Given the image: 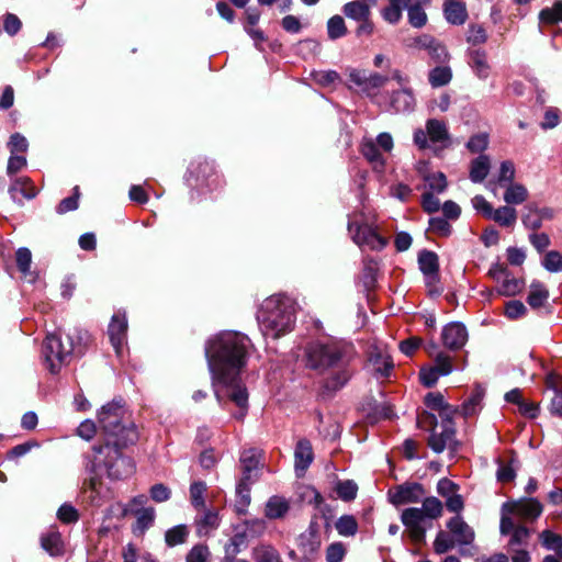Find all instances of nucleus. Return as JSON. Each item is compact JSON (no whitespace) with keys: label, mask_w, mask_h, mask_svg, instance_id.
Here are the masks:
<instances>
[{"label":"nucleus","mask_w":562,"mask_h":562,"mask_svg":"<svg viewBox=\"0 0 562 562\" xmlns=\"http://www.w3.org/2000/svg\"><path fill=\"white\" fill-rule=\"evenodd\" d=\"M341 359V349L334 341H312L305 348L306 367L319 372L336 366Z\"/></svg>","instance_id":"7"},{"label":"nucleus","mask_w":562,"mask_h":562,"mask_svg":"<svg viewBox=\"0 0 562 562\" xmlns=\"http://www.w3.org/2000/svg\"><path fill=\"white\" fill-rule=\"evenodd\" d=\"M408 21L414 27H422L427 22V15L419 5L408 7Z\"/></svg>","instance_id":"57"},{"label":"nucleus","mask_w":562,"mask_h":562,"mask_svg":"<svg viewBox=\"0 0 562 562\" xmlns=\"http://www.w3.org/2000/svg\"><path fill=\"white\" fill-rule=\"evenodd\" d=\"M442 345L450 350L461 349L468 341V330L462 323L447 324L441 331Z\"/></svg>","instance_id":"13"},{"label":"nucleus","mask_w":562,"mask_h":562,"mask_svg":"<svg viewBox=\"0 0 562 562\" xmlns=\"http://www.w3.org/2000/svg\"><path fill=\"white\" fill-rule=\"evenodd\" d=\"M454 428L451 419L443 420L442 430L437 432L435 429L429 436L428 445L437 453L442 452L447 448L454 447Z\"/></svg>","instance_id":"15"},{"label":"nucleus","mask_w":562,"mask_h":562,"mask_svg":"<svg viewBox=\"0 0 562 562\" xmlns=\"http://www.w3.org/2000/svg\"><path fill=\"white\" fill-rule=\"evenodd\" d=\"M9 147L11 155H16L18 153L26 151L29 144L23 135L15 133L10 138Z\"/></svg>","instance_id":"63"},{"label":"nucleus","mask_w":562,"mask_h":562,"mask_svg":"<svg viewBox=\"0 0 562 562\" xmlns=\"http://www.w3.org/2000/svg\"><path fill=\"white\" fill-rule=\"evenodd\" d=\"M442 503L434 496L426 497L420 508L412 507L402 513V522L407 528L409 537L415 542H420L425 538V519H437L442 515Z\"/></svg>","instance_id":"5"},{"label":"nucleus","mask_w":562,"mask_h":562,"mask_svg":"<svg viewBox=\"0 0 562 562\" xmlns=\"http://www.w3.org/2000/svg\"><path fill=\"white\" fill-rule=\"evenodd\" d=\"M409 2L411 0H390V4L381 11L383 19L391 24L398 23L403 9L408 8Z\"/></svg>","instance_id":"32"},{"label":"nucleus","mask_w":562,"mask_h":562,"mask_svg":"<svg viewBox=\"0 0 562 562\" xmlns=\"http://www.w3.org/2000/svg\"><path fill=\"white\" fill-rule=\"evenodd\" d=\"M254 482L255 481L245 480V479L240 477V480L237 484V487H236L237 499H236L235 508H236L237 514H239V515H245L247 507L250 504V501H251L250 485Z\"/></svg>","instance_id":"28"},{"label":"nucleus","mask_w":562,"mask_h":562,"mask_svg":"<svg viewBox=\"0 0 562 562\" xmlns=\"http://www.w3.org/2000/svg\"><path fill=\"white\" fill-rule=\"evenodd\" d=\"M524 282L519 279L509 277V273L501 281L497 292L501 295L514 296L521 292Z\"/></svg>","instance_id":"42"},{"label":"nucleus","mask_w":562,"mask_h":562,"mask_svg":"<svg viewBox=\"0 0 562 562\" xmlns=\"http://www.w3.org/2000/svg\"><path fill=\"white\" fill-rule=\"evenodd\" d=\"M418 263L422 272L427 277L428 285L437 281L439 262L434 251L424 250L418 256Z\"/></svg>","instance_id":"21"},{"label":"nucleus","mask_w":562,"mask_h":562,"mask_svg":"<svg viewBox=\"0 0 562 562\" xmlns=\"http://www.w3.org/2000/svg\"><path fill=\"white\" fill-rule=\"evenodd\" d=\"M415 106V98L408 88H400L390 95V108L396 113L409 112Z\"/></svg>","instance_id":"20"},{"label":"nucleus","mask_w":562,"mask_h":562,"mask_svg":"<svg viewBox=\"0 0 562 562\" xmlns=\"http://www.w3.org/2000/svg\"><path fill=\"white\" fill-rule=\"evenodd\" d=\"M190 537V528L188 525L180 524L165 531V543L169 548L182 546L188 542Z\"/></svg>","instance_id":"26"},{"label":"nucleus","mask_w":562,"mask_h":562,"mask_svg":"<svg viewBox=\"0 0 562 562\" xmlns=\"http://www.w3.org/2000/svg\"><path fill=\"white\" fill-rule=\"evenodd\" d=\"M254 558L256 562H281L277 551L266 544L258 546L254 549Z\"/></svg>","instance_id":"50"},{"label":"nucleus","mask_w":562,"mask_h":562,"mask_svg":"<svg viewBox=\"0 0 562 562\" xmlns=\"http://www.w3.org/2000/svg\"><path fill=\"white\" fill-rule=\"evenodd\" d=\"M342 13L357 22L371 16L369 4L360 0L347 2L342 7Z\"/></svg>","instance_id":"31"},{"label":"nucleus","mask_w":562,"mask_h":562,"mask_svg":"<svg viewBox=\"0 0 562 562\" xmlns=\"http://www.w3.org/2000/svg\"><path fill=\"white\" fill-rule=\"evenodd\" d=\"M246 531L239 530V526H237L234 536L224 546V554L237 555L246 547Z\"/></svg>","instance_id":"37"},{"label":"nucleus","mask_w":562,"mask_h":562,"mask_svg":"<svg viewBox=\"0 0 562 562\" xmlns=\"http://www.w3.org/2000/svg\"><path fill=\"white\" fill-rule=\"evenodd\" d=\"M447 527L458 543L469 544L474 539V531L459 515L452 517Z\"/></svg>","instance_id":"19"},{"label":"nucleus","mask_w":562,"mask_h":562,"mask_svg":"<svg viewBox=\"0 0 562 562\" xmlns=\"http://www.w3.org/2000/svg\"><path fill=\"white\" fill-rule=\"evenodd\" d=\"M488 218L495 221L501 226L512 227L517 221V212L514 207L504 205L494 210Z\"/></svg>","instance_id":"35"},{"label":"nucleus","mask_w":562,"mask_h":562,"mask_svg":"<svg viewBox=\"0 0 562 562\" xmlns=\"http://www.w3.org/2000/svg\"><path fill=\"white\" fill-rule=\"evenodd\" d=\"M440 376V373L434 368V366L423 368L419 372L420 381L427 387L434 386Z\"/></svg>","instance_id":"61"},{"label":"nucleus","mask_w":562,"mask_h":562,"mask_svg":"<svg viewBox=\"0 0 562 562\" xmlns=\"http://www.w3.org/2000/svg\"><path fill=\"white\" fill-rule=\"evenodd\" d=\"M452 78L449 67H436L429 74V82L432 87H442L450 82Z\"/></svg>","instance_id":"47"},{"label":"nucleus","mask_w":562,"mask_h":562,"mask_svg":"<svg viewBox=\"0 0 562 562\" xmlns=\"http://www.w3.org/2000/svg\"><path fill=\"white\" fill-rule=\"evenodd\" d=\"M469 65L479 79L486 80L490 77L491 66L485 52L479 49L471 52Z\"/></svg>","instance_id":"25"},{"label":"nucleus","mask_w":562,"mask_h":562,"mask_svg":"<svg viewBox=\"0 0 562 562\" xmlns=\"http://www.w3.org/2000/svg\"><path fill=\"white\" fill-rule=\"evenodd\" d=\"M98 420L108 439L105 445L93 448L92 460L88 465L90 471L97 473L104 469L108 476L114 480L131 475L133 463L120 452L121 448L134 443L138 437L127 412L120 402H112L102 406Z\"/></svg>","instance_id":"2"},{"label":"nucleus","mask_w":562,"mask_h":562,"mask_svg":"<svg viewBox=\"0 0 562 562\" xmlns=\"http://www.w3.org/2000/svg\"><path fill=\"white\" fill-rule=\"evenodd\" d=\"M434 368L440 373V375H448L452 372V358L445 352L436 353Z\"/></svg>","instance_id":"54"},{"label":"nucleus","mask_w":562,"mask_h":562,"mask_svg":"<svg viewBox=\"0 0 562 562\" xmlns=\"http://www.w3.org/2000/svg\"><path fill=\"white\" fill-rule=\"evenodd\" d=\"M295 307L286 296H270L261 305L258 321L262 333L272 338L292 330L294 325Z\"/></svg>","instance_id":"4"},{"label":"nucleus","mask_w":562,"mask_h":562,"mask_svg":"<svg viewBox=\"0 0 562 562\" xmlns=\"http://www.w3.org/2000/svg\"><path fill=\"white\" fill-rule=\"evenodd\" d=\"M370 362L373 367V370L382 376L389 375L391 369L393 368L392 360L387 355H371Z\"/></svg>","instance_id":"45"},{"label":"nucleus","mask_w":562,"mask_h":562,"mask_svg":"<svg viewBox=\"0 0 562 562\" xmlns=\"http://www.w3.org/2000/svg\"><path fill=\"white\" fill-rule=\"evenodd\" d=\"M336 530L340 536L350 537L358 530V524L352 516H341L336 522Z\"/></svg>","instance_id":"48"},{"label":"nucleus","mask_w":562,"mask_h":562,"mask_svg":"<svg viewBox=\"0 0 562 562\" xmlns=\"http://www.w3.org/2000/svg\"><path fill=\"white\" fill-rule=\"evenodd\" d=\"M552 218L553 211L551 209H540L535 204H528L525 207L521 221L527 228L536 231L542 226L544 221H550Z\"/></svg>","instance_id":"17"},{"label":"nucleus","mask_w":562,"mask_h":562,"mask_svg":"<svg viewBox=\"0 0 562 562\" xmlns=\"http://www.w3.org/2000/svg\"><path fill=\"white\" fill-rule=\"evenodd\" d=\"M248 338L236 331H224L211 339L205 347V356L212 374L217 401L222 396L238 407L236 419H243L248 411V392L241 384L240 372L246 366Z\"/></svg>","instance_id":"1"},{"label":"nucleus","mask_w":562,"mask_h":562,"mask_svg":"<svg viewBox=\"0 0 562 562\" xmlns=\"http://www.w3.org/2000/svg\"><path fill=\"white\" fill-rule=\"evenodd\" d=\"M290 510V503L282 496H271L265 506V516L268 519L283 518Z\"/></svg>","instance_id":"24"},{"label":"nucleus","mask_w":562,"mask_h":562,"mask_svg":"<svg viewBox=\"0 0 562 562\" xmlns=\"http://www.w3.org/2000/svg\"><path fill=\"white\" fill-rule=\"evenodd\" d=\"M543 512V505L533 497H520L507 501L501 508L499 532H506L513 528L515 518L521 521H535Z\"/></svg>","instance_id":"6"},{"label":"nucleus","mask_w":562,"mask_h":562,"mask_svg":"<svg viewBox=\"0 0 562 562\" xmlns=\"http://www.w3.org/2000/svg\"><path fill=\"white\" fill-rule=\"evenodd\" d=\"M390 501L398 506L409 503H418L425 495L424 487L418 483H405L390 491Z\"/></svg>","instance_id":"12"},{"label":"nucleus","mask_w":562,"mask_h":562,"mask_svg":"<svg viewBox=\"0 0 562 562\" xmlns=\"http://www.w3.org/2000/svg\"><path fill=\"white\" fill-rule=\"evenodd\" d=\"M526 306L520 301H509L505 306V314L510 319H517L526 314Z\"/></svg>","instance_id":"60"},{"label":"nucleus","mask_w":562,"mask_h":562,"mask_svg":"<svg viewBox=\"0 0 562 562\" xmlns=\"http://www.w3.org/2000/svg\"><path fill=\"white\" fill-rule=\"evenodd\" d=\"M541 23L555 24L562 22V0H557L551 8H544L539 13Z\"/></svg>","instance_id":"41"},{"label":"nucleus","mask_w":562,"mask_h":562,"mask_svg":"<svg viewBox=\"0 0 562 562\" xmlns=\"http://www.w3.org/2000/svg\"><path fill=\"white\" fill-rule=\"evenodd\" d=\"M425 404L429 408L438 411L442 420L452 418L454 409L445 403L443 396L440 393H428L425 397Z\"/></svg>","instance_id":"30"},{"label":"nucleus","mask_w":562,"mask_h":562,"mask_svg":"<svg viewBox=\"0 0 562 562\" xmlns=\"http://www.w3.org/2000/svg\"><path fill=\"white\" fill-rule=\"evenodd\" d=\"M445 15L448 22L452 24H463L467 19V9L464 3L459 0H447L445 3Z\"/></svg>","instance_id":"27"},{"label":"nucleus","mask_w":562,"mask_h":562,"mask_svg":"<svg viewBox=\"0 0 562 562\" xmlns=\"http://www.w3.org/2000/svg\"><path fill=\"white\" fill-rule=\"evenodd\" d=\"M327 33L330 40H337L347 34L345 21L340 15H334L328 20Z\"/></svg>","instance_id":"46"},{"label":"nucleus","mask_w":562,"mask_h":562,"mask_svg":"<svg viewBox=\"0 0 562 562\" xmlns=\"http://www.w3.org/2000/svg\"><path fill=\"white\" fill-rule=\"evenodd\" d=\"M348 229L353 241L360 247L367 246L370 249L379 250L386 244L385 239L369 223L355 218L349 223Z\"/></svg>","instance_id":"10"},{"label":"nucleus","mask_w":562,"mask_h":562,"mask_svg":"<svg viewBox=\"0 0 562 562\" xmlns=\"http://www.w3.org/2000/svg\"><path fill=\"white\" fill-rule=\"evenodd\" d=\"M542 267L551 272V273H558L562 271V254L558 250H550L548 251L542 260H541Z\"/></svg>","instance_id":"44"},{"label":"nucleus","mask_w":562,"mask_h":562,"mask_svg":"<svg viewBox=\"0 0 562 562\" xmlns=\"http://www.w3.org/2000/svg\"><path fill=\"white\" fill-rule=\"evenodd\" d=\"M548 297L549 292L541 282L535 281L530 284L527 302L532 308L541 307Z\"/></svg>","instance_id":"33"},{"label":"nucleus","mask_w":562,"mask_h":562,"mask_svg":"<svg viewBox=\"0 0 562 562\" xmlns=\"http://www.w3.org/2000/svg\"><path fill=\"white\" fill-rule=\"evenodd\" d=\"M42 548L50 555H60L64 552L61 536L56 530H50L41 537Z\"/></svg>","instance_id":"29"},{"label":"nucleus","mask_w":562,"mask_h":562,"mask_svg":"<svg viewBox=\"0 0 562 562\" xmlns=\"http://www.w3.org/2000/svg\"><path fill=\"white\" fill-rule=\"evenodd\" d=\"M199 514L194 517V527L199 537L210 536L214 530L220 527L221 517L218 510L215 508H201Z\"/></svg>","instance_id":"14"},{"label":"nucleus","mask_w":562,"mask_h":562,"mask_svg":"<svg viewBox=\"0 0 562 562\" xmlns=\"http://www.w3.org/2000/svg\"><path fill=\"white\" fill-rule=\"evenodd\" d=\"M490 158L485 155H481L475 158L470 168V179L473 182H482L490 171Z\"/></svg>","instance_id":"34"},{"label":"nucleus","mask_w":562,"mask_h":562,"mask_svg":"<svg viewBox=\"0 0 562 562\" xmlns=\"http://www.w3.org/2000/svg\"><path fill=\"white\" fill-rule=\"evenodd\" d=\"M206 492V484L202 481H195L190 485V502L192 506L200 510L205 508L204 493Z\"/></svg>","instance_id":"43"},{"label":"nucleus","mask_w":562,"mask_h":562,"mask_svg":"<svg viewBox=\"0 0 562 562\" xmlns=\"http://www.w3.org/2000/svg\"><path fill=\"white\" fill-rule=\"evenodd\" d=\"M424 180L432 193H441L448 186L446 176L442 172L427 175L424 177Z\"/></svg>","instance_id":"49"},{"label":"nucleus","mask_w":562,"mask_h":562,"mask_svg":"<svg viewBox=\"0 0 562 562\" xmlns=\"http://www.w3.org/2000/svg\"><path fill=\"white\" fill-rule=\"evenodd\" d=\"M346 555V548L341 542H334L326 549L327 562H341Z\"/></svg>","instance_id":"58"},{"label":"nucleus","mask_w":562,"mask_h":562,"mask_svg":"<svg viewBox=\"0 0 562 562\" xmlns=\"http://www.w3.org/2000/svg\"><path fill=\"white\" fill-rule=\"evenodd\" d=\"M9 193L14 202L22 204V199H33L37 191L29 178H20L11 184Z\"/></svg>","instance_id":"22"},{"label":"nucleus","mask_w":562,"mask_h":562,"mask_svg":"<svg viewBox=\"0 0 562 562\" xmlns=\"http://www.w3.org/2000/svg\"><path fill=\"white\" fill-rule=\"evenodd\" d=\"M91 337L88 331L80 328H70L66 334V341L60 335L49 334L44 342V357L49 371L56 373L67 364L72 355H80L88 347Z\"/></svg>","instance_id":"3"},{"label":"nucleus","mask_w":562,"mask_h":562,"mask_svg":"<svg viewBox=\"0 0 562 562\" xmlns=\"http://www.w3.org/2000/svg\"><path fill=\"white\" fill-rule=\"evenodd\" d=\"M429 229L441 236H448L451 232V225L443 217H432L429 221Z\"/></svg>","instance_id":"59"},{"label":"nucleus","mask_w":562,"mask_h":562,"mask_svg":"<svg viewBox=\"0 0 562 562\" xmlns=\"http://www.w3.org/2000/svg\"><path fill=\"white\" fill-rule=\"evenodd\" d=\"M429 142L432 144H441L446 147L449 143V133L445 122L430 119L426 122V130L418 128L414 132V144L419 149L429 147Z\"/></svg>","instance_id":"9"},{"label":"nucleus","mask_w":562,"mask_h":562,"mask_svg":"<svg viewBox=\"0 0 562 562\" xmlns=\"http://www.w3.org/2000/svg\"><path fill=\"white\" fill-rule=\"evenodd\" d=\"M528 199L527 189L520 183H510L505 193L504 201L507 204H520Z\"/></svg>","instance_id":"38"},{"label":"nucleus","mask_w":562,"mask_h":562,"mask_svg":"<svg viewBox=\"0 0 562 562\" xmlns=\"http://www.w3.org/2000/svg\"><path fill=\"white\" fill-rule=\"evenodd\" d=\"M243 531H246V536L251 537L260 536L266 530V521L260 518L248 519L243 522Z\"/></svg>","instance_id":"56"},{"label":"nucleus","mask_w":562,"mask_h":562,"mask_svg":"<svg viewBox=\"0 0 562 562\" xmlns=\"http://www.w3.org/2000/svg\"><path fill=\"white\" fill-rule=\"evenodd\" d=\"M530 533H531L530 530L526 526H524L521 524H516L515 521H513L512 529H509L506 532H501V535H503V536L510 535V539H509L510 547L527 544Z\"/></svg>","instance_id":"36"},{"label":"nucleus","mask_w":562,"mask_h":562,"mask_svg":"<svg viewBox=\"0 0 562 562\" xmlns=\"http://www.w3.org/2000/svg\"><path fill=\"white\" fill-rule=\"evenodd\" d=\"M184 562H212L210 548L204 543H196L187 552Z\"/></svg>","instance_id":"40"},{"label":"nucleus","mask_w":562,"mask_h":562,"mask_svg":"<svg viewBox=\"0 0 562 562\" xmlns=\"http://www.w3.org/2000/svg\"><path fill=\"white\" fill-rule=\"evenodd\" d=\"M541 544L548 549L554 551L562 559V537L551 530H543L539 535Z\"/></svg>","instance_id":"39"},{"label":"nucleus","mask_w":562,"mask_h":562,"mask_svg":"<svg viewBox=\"0 0 562 562\" xmlns=\"http://www.w3.org/2000/svg\"><path fill=\"white\" fill-rule=\"evenodd\" d=\"M259 461V451L256 449L244 450L240 457L241 479L256 481L258 477Z\"/></svg>","instance_id":"18"},{"label":"nucleus","mask_w":562,"mask_h":562,"mask_svg":"<svg viewBox=\"0 0 562 562\" xmlns=\"http://www.w3.org/2000/svg\"><path fill=\"white\" fill-rule=\"evenodd\" d=\"M127 321L124 314L117 313L113 315L109 325V337L110 341L115 349L116 353L120 355L126 340Z\"/></svg>","instance_id":"16"},{"label":"nucleus","mask_w":562,"mask_h":562,"mask_svg":"<svg viewBox=\"0 0 562 562\" xmlns=\"http://www.w3.org/2000/svg\"><path fill=\"white\" fill-rule=\"evenodd\" d=\"M301 547L305 555H313L321 548V539L314 531H310L307 535L302 536Z\"/></svg>","instance_id":"51"},{"label":"nucleus","mask_w":562,"mask_h":562,"mask_svg":"<svg viewBox=\"0 0 562 562\" xmlns=\"http://www.w3.org/2000/svg\"><path fill=\"white\" fill-rule=\"evenodd\" d=\"M349 81L368 97H376L379 89L389 81L387 76L378 72L351 69L348 74Z\"/></svg>","instance_id":"11"},{"label":"nucleus","mask_w":562,"mask_h":562,"mask_svg":"<svg viewBox=\"0 0 562 562\" xmlns=\"http://www.w3.org/2000/svg\"><path fill=\"white\" fill-rule=\"evenodd\" d=\"M136 527L140 532H144L148 529L155 519V509L154 508H143L136 512Z\"/></svg>","instance_id":"52"},{"label":"nucleus","mask_w":562,"mask_h":562,"mask_svg":"<svg viewBox=\"0 0 562 562\" xmlns=\"http://www.w3.org/2000/svg\"><path fill=\"white\" fill-rule=\"evenodd\" d=\"M16 265L19 270L24 277L30 274L31 263H32V254L27 248H19L16 251Z\"/></svg>","instance_id":"53"},{"label":"nucleus","mask_w":562,"mask_h":562,"mask_svg":"<svg viewBox=\"0 0 562 562\" xmlns=\"http://www.w3.org/2000/svg\"><path fill=\"white\" fill-rule=\"evenodd\" d=\"M57 517L60 521L70 524L78 520V513L74 506L69 504H64L59 507L57 512Z\"/></svg>","instance_id":"62"},{"label":"nucleus","mask_w":562,"mask_h":562,"mask_svg":"<svg viewBox=\"0 0 562 562\" xmlns=\"http://www.w3.org/2000/svg\"><path fill=\"white\" fill-rule=\"evenodd\" d=\"M337 494L344 501H351L356 497L358 486L352 481H344L337 484Z\"/></svg>","instance_id":"55"},{"label":"nucleus","mask_w":562,"mask_h":562,"mask_svg":"<svg viewBox=\"0 0 562 562\" xmlns=\"http://www.w3.org/2000/svg\"><path fill=\"white\" fill-rule=\"evenodd\" d=\"M294 459L295 471L302 475L313 461V449L308 440L302 439L297 442Z\"/></svg>","instance_id":"23"},{"label":"nucleus","mask_w":562,"mask_h":562,"mask_svg":"<svg viewBox=\"0 0 562 562\" xmlns=\"http://www.w3.org/2000/svg\"><path fill=\"white\" fill-rule=\"evenodd\" d=\"M487 38L485 29L481 25H471L468 32V42L474 45L483 44Z\"/></svg>","instance_id":"64"},{"label":"nucleus","mask_w":562,"mask_h":562,"mask_svg":"<svg viewBox=\"0 0 562 562\" xmlns=\"http://www.w3.org/2000/svg\"><path fill=\"white\" fill-rule=\"evenodd\" d=\"M393 146V137L384 132L379 134L375 140L373 138H363L360 150L373 168L381 171L385 165L383 153H391Z\"/></svg>","instance_id":"8"}]
</instances>
